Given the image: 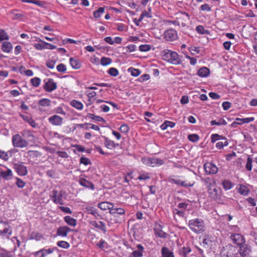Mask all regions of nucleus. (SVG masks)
<instances>
[{"instance_id": "nucleus-1", "label": "nucleus", "mask_w": 257, "mask_h": 257, "mask_svg": "<svg viewBox=\"0 0 257 257\" xmlns=\"http://www.w3.org/2000/svg\"><path fill=\"white\" fill-rule=\"evenodd\" d=\"M202 180L207 188L209 197L216 201L219 200L221 190L217 187L215 180L213 178L207 177L202 179Z\"/></svg>"}, {"instance_id": "nucleus-2", "label": "nucleus", "mask_w": 257, "mask_h": 257, "mask_svg": "<svg viewBox=\"0 0 257 257\" xmlns=\"http://www.w3.org/2000/svg\"><path fill=\"white\" fill-rule=\"evenodd\" d=\"M188 225L190 229L197 234H201L206 230L204 221L202 219L195 218L190 220Z\"/></svg>"}, {"instance_id": "nucleus-3", "label": "nucleus", "mask_w": 257, "mask_h": 257, "mask_svg": "<svg viewBox=\"0 0 257 257\" xmlns=\"http://www.w3.org/2000/svg\"><path fill=\"white\" fill-rule=\"evenodd\" d=\"M161 55L163 59L167 62L172 64H179L181 63L178 54L176 52L166 49L162 51Z\"/></svg>"}, {"instance_id": "nucleus-4", "label": "nucleus", "mask_w": 257, "mask_h": 257, "mask_svg": "<svg viewBox=\"0 0 257 257\" xmlns=\"http://www.w3.org/2000/svg\"><path fill=\"white\" fill-rule=\"evenodd\" d=\"M125 212V210L123 208L115 207L114 204L113 207L109 211V213L115 218V223H121L124 221Z\"/></svg>"}, {"instance_id": "nucleus-5", "label": "nucleus", "mask_w": 257, "mask_h": 257, "mask_svg": "<svg viewBox=\"0 0 257 257\" xmlns=\"http://www.w3.org/2000/svg\"><path fill=\"white\" fill-rule=\"evenodd\" d=\"M12 142L13 146L15 148H24L27 147L29 145L28 142L19 134L13 136Z\"/></svg>"}, {"instance_id": "nucleus-6", "label": "nucleus", "mask_w": 257, "mask_h": 257, "mask_svg": "<svg viewBox=\"0 0 257 257\" xmlns=\"http://www.w3.org/2000/svg\"><path fill=\"white\" fill-rule=\"evenodd\" d=\"M238 252L237 248L232 245L224 247L221 251L222 257H236Z\"/></svg>"}, {"instance_id": "nucleus-7", "label": "nucleus", "mask_w": 257, "mask_h": 257, "mask_svg": "<svg viewBox=\"0 0 257 257\" xmlns=\"http://www.w3.org/2000/svg\"><path fill=\"white\" fill-rule=\"evenodd\" d=\"M64 195V191L62 190L58 192L56 190H53L50 193V197L54 203L62 205L64 204L63 200Z\"/></svg>"}, {"instance_id": "nucleus-8", "label": "nucleus", "mask_w": 257, "mask_h": 257, "mask_svg": "<svg viewBox=\"0 0 257 257\" xmlns=\"http://www.w3.org/2000/svg\"><path fill=\"white\" fill-rule=\"evenodd\" d=\"M13 172L12 170L6 166L0 167V180L3 179L4 180L9 181L13 179Z\"/></svg>"}, {"instance_id": "nucleus-9", "label": "nucleus", "mask_w": 257, "mask_h": 257, "mask_svg": "<svg viewBox=\"0 0 257 257\" xmlns=\"http://www.w3.org/2000/svg\"><path fill=\"white\" fill-rule=\"evenodd\" d=\"M168 180L171 183L184 187H192L195 183V182L193 180L189 182L187 181H182L180 179V176H176L175 178L169 177Z\"/></svg>"}, {"instance_id": "nucleus-10", "label": "nucleus", "mask_w": 257, "mask_h": 257, "mask_svg": "<svg viewBox=\"0 0 257 257\" xmlns=\"http://www.w3.org/2000/svg\"><path fill=\"white\" fill-rule=\"evenodd\" d=\"M44 89L48 92H52L57 89V83L52 78L46 79L44 80Z\"/></svg>"}, {"instance_id": "nucleus-11", "label": "nucleus", "mask_w": 257, "mask_h": 257, "mask_svg": "<svg viewBox=\"0 0 257 257\" xmlns=\"http://www.w3.org/2000/svg\"><path fill=\"white\" fill-rule=\"evenodd\" d=\"M144 163L148 166L155 167L162 165L164 164V161L162 159L153 157L146 159Z\"/></svg>"}, {"instance_id": "nucleus-12", "label": "nucleus", "mask_w": 257, "mask_h": 257, "mask_svg": "<svg viewBox=\"0 0 257 257\" xmlns=\"http://www.w3.org/2000/svg\"><path fill=\"white\" fill-rule=\"evenodd\" d=\"M163 226L159 223L156 222L154 224V231L156 236L165 238L167 236V233L163 230Z\"/></svg>"}, {"instance_id": "nucleus-13", "label": "nucleus", "mask_w": 257, "mask_h": 257, "mask_svg": "<svg viewBox=\"0 0 257 257\" xmlns=\"http://www.w3.org/2000/svg\"><path fill=\"white\" fill-rule=\"evenodd\" d=\"M205 173L209 175L215 174L217 173L218 169L217 166L211 162L205 163L204 165Z\"/></svg>"}, {"instance_id": "nucleus-14", "label": "nucleus", "mask_w": 257, "mask_h": 257, "mask_svg": "<svg viewBox=\"0 0 257 257\" xmlns=\"http://www.w3.org/2000/svg\"><path fill=\"white\" fill-rule=\"evenodd\" d=\"M164 38L168 41H174L178 38L177 32L173 29L166 30L164 32Z\"/></svg>"}, {"instance_id": "nucleus-15", "label": "nucleus", "mask_w": 257, "mask_h": 257, "mask_svg": "<svg viewBox=\"0 0 257 257\" xmlns=\"http://www.w3.org/2000/svg\"><path fill=\"white\" fill-rule=\"evenodd\" d=\"M73 231V229L67 226H61L57 228L56 235L62 237H66L68 234Z\"/></svg>"}, {"instance_id": "nucleus-16", "label": "nucleus", "mask_w": 257, "mask_h": 257, "mask_svg": "<svg viewBox=\"0 0 257 257\" xmlns=\"http://www.w3.org/2000/svg\"><path fill=\"white\" fill-rule=\"evenodd\" d=\"M230 238L232 240L234 244H236L239 246H240L245 244L243 237L240 234H232L231 235Z\"/></svg>"}, {"instance_id": "nucleus-17", "label": "nucleus", "mask_w": 257, "mask_h": 257, "mask_svg": "<svg viewBox=\"0 0 257 257\" xmlns=\"http://www.w3.org/2000/svg\"><path fill=\"white\" fill-rule=\"evenodd\" d=\"M90 61L93 64H110L112 62V60L110 58L103 57L100 60L98 58L95 56H92L90 59Z\"/></svg>"}, {"instance_id": "nucleus-18", "label": "nucleus", "mask_w": 257, "mask_h": 257, "mask_svg": "<svg viewBox=\"0 0 257 257\" xmlns=\"http://www.w3.org/2000/svg\"><path fill=\"white\" fill-rule=\"evenodd\" d=\"M238 252L236 257H248L250 250L246 244L239 246L237 248Z\"/></svg>"}, {"instance_id": "nucleus-19", "label": "nucleus", "mask_w": 257, "mask_h": 257, "mask_svg": "<svg viewBox=\"0 0 257 257\" xmlns=\"http://www.w3.org/2000/svg\"><path fill=\"white\" fill-rule=\"evenodd\" d=\"M48 121L53 125L59 126L62 124L63 118L58 115L55 114L49 117Z\"/></svg>"}, {"instance_id": "nucleus-20", "label": "nucleus", "mask_w": 257, "mask_h": 257, "mask_svg": "<svg viewBox=\"0 0 257 257\" xmlns=\"http://www.w3.org/2000/svg\"><path fill=\"white\" fill-rule=\"evenodd\" d=\"M14 168L19 176H24L28 173L27 168L23 165L15 164Z\"/></svg>"}, {"instance_id": "nucleus-21", "label": "nucleus", "mask_w": 257, "mask_h": 257, "mask_svg": "<svg viewBox=\"0 0 257 257\" xmlns=\"http://www.w3.org/2000/svg\"><path fill=\"white\" fill-rule=\"evenodd\" d=\"M78 182L81 186L87 189H90L91 190H94L95 189L94 184L92 182L87 180L85 178H80L78 180Z\"/></svg>"}, {"instance_id": "nucleus-22", "label": "nucleus", "mask_w": 257, "mask_h": 257, "mask_svg": "<svg viewBox=\"0 0 257 257\" xmlns=\"http://www.w3.org/2000/svg\"><path fill=\"white\" fill-rule=\"evenodd\" d=\"M90 224L93 227H95L97 229H98L104 233H106V227L105 223L101 221H99V222H97L96 221H90Z\"/></svg>"}, {"instance_id": "nucleus-23", "label": "nucleus", "mask_w": 257, "mask_h": 257, "mask_svg": "<svg viewBox=\"0 0 257 257\" xmlns=\"http://www.w3.org/2000/svg\"><path fill=\"white\" fill-rule=\"evenodd\" d=\"M104 145L105 147L109 150H112L119 147V144L115 143L107 137H104Z\"/></svg>"}, {"instance_id": "nucleus-24", "label": "nucleus", "mask_w": 257, "mask_h": 257, "mask_svg": "<svg viewBox=\"0 0 257 257\" xmlns=\"http://www.w3.org/2000/svg\"><path fill=\"white\" fill-rule=\"evenodd\" d=\"M19 115L25 121L28 122L32 127L34 128H35L36 127V123L33 119L32 116L30 114L26 115L20 113Z\"/></svg>"}, {"instance_id": "nucleus-25", "label": "nucleus", "mask_w": 257, "mask_h": 257, "mask_svg": "<svg viewBox=\"0 0 257 257\" xmlns=\"http://www.w3.org/2000/svg\"><path fill=\"white\" fill-rule=\"evenodd\" d=\"M86 210L88 213L93 215L95 218L97 219L102 218V216L99 214L98 210L94 207L92 206L87 207Z\"/></svg>"}, {"instance_id": "nucleus-26", "label": "nucleus", "mask_w": 257, "mask_h": 257, "mask_svg": "<svg viewBox=\"0 0 257 257\" xmlns=\"http://www.w3.org/2000/svg\"><path fill=\"white\" fill-rule=\"evenodd\" d=\"M137 247V249L132 252V255L133 257H142L143 256L144 247L141 244H138Z\"/></svg>"}, {"instance_id": "nucleus-27", "label": "nucleus", "mask_w": 257, "mask_h": 257, "mask_svg": "<svg viewBox=\"0 0 257 257\" xmlns=\"http://www.w3.org/2000/svg\"><path fill=\"white\" fill-rule=\"evenodd\" d=\"M98 207L102 210H109V212L113 207V204L109 202H102L98 204Z\"/></svg>"}, {"instance_id": "nucleus-28", "label": "nucleus", "mask_w": 257, "mask_h": 257, "mask_svg": "<svg viewBox=\"0 0 257 257\" xmlns=\"http://www.w3.org/2000/svg\"><path fill=\"white\" fill-rule=\"evenodd\" d=\"M12 233V230L10 225L7 223L5 224V226L3 230L0 232V236H3L7 237L9 236Z\"/></svg>"}, {"instance_id": "nucleus-29", "label": "nucleus", "mask_w": 257, "mask_h": 257, "mask_svg": "<svg viewBox=\"0 0 257 257\" xmlns=\"http://www.w3.org/2000/svg\"><path fill=\"white\" fill-rule=\"evenodd\" d=\"M64 221L69 226L75 227L77 225V220L70 216H66L64 217Z\"/></svg>"}, {"instance_id": "nucleus-30", "label": "nucleus", "mask_w": 257, "mask_h": 257, "mask_svg": "<svg viewBox=\"0 0 257 257\" xmlns=\"http://www.w3.org/2000/svg\"><path fill=\"white\" fill-rule=\"evenodd\" d=\"M253 162L257 164V158H255L254 160H253L250 157L248 156L247 158V161L245 164V168L247 171H250L251 170Z\"/></svg>"}, {"instance_id": "nucleus-31", "label": "nucleus", "mask_w": 257, "mask_h": 257, "mask_svg": "<svg viewBox=\"0 0 257 257\" xmlns=\"http://www.w3.org/2000/svg\"><path fill=\"white\" fill-rule=\"evenodd\" d=\"M210 73V70L206 67H203L199 69L198 74L201 77H205L208 76Z\"/></svg>"}, {"instance_id": "nucleus-32", "label": "nucleus", "mask_w": 257, "mask_h": 257, "mask_svg": "<svg viewBox=\"0 0 257 257\" xmlns=\"http://www.w3.org/2000/svg\"><path fill=\"white\" fill-rule=\"evenodd\" d=\"M191 251V249L189 247L184 246L181 247L179 250V254L183 257H187L189 253Z\"/></svg>"}, {"instance_id": "nucleus-33", "label": "nucleus", "mask_w": 257, "mask_h": 257, "mask_svg": "<svg viewBox=\"0 0 257 257\" xmlns=\"http://www.w3.org/2000/svg\"><path fill=\"white\" fill-rule=\"evenodd\" d=\"M237 190L239 193L244 196H247L249 192V189L244 185H240Z\"/></svg>"}, {"instance_id": "nucleus-34", "label": "nucleus", "mask_w": 257, "mask_h": 257, "mask_svg": "<svg viewBox=\"0 0 257 257\" xmlns=\"http://www.w3.org/2000/svg\"><path fill=\"white\" fill-rule=\"evenodd\" d=\"M162 257H174L173 252L167 247H163L161 250Z\"/></svg>"}, {"instance_id": "nucleus-35", "label": "nucleus", "mask_w": 257, "mask_h": 257, "mask_svg": "<svg viewBox=\"0 0 257 257\" xmlns=\"http://www.w3.org/2000/svg\"><path fill=\"white\" fill-rule=\"evenodd\" d=\"M222 185L225 190L231 189L234 186L232 182L228 179L224 180L222 182Z\"/></svg>"}, {"instance_id": "nucleus-36", "label": "nucleus", "mask_w": 257, "mask_h": 257, "mask_svg": "<svg viewBox=\"0 0 257 257\" xmlns=\"http://www.w3.org/2000/svg\"><path fill=\"white\" fill-rule=\"evenodd\" d=\"M51 100L48 98H42L39 100L38 104L39 107H49L51 105Z\"/></svg>"}, {"instance_id": "nucleus-37", "label": "nucleus", "mask_w": 257, "mask_h": 257, "mask_svg": "<svg viewBox=\"0 0 257 257\" xmlns=\"http://www.w3.org/2000/svg\"><path fill=\"white\" fill-rule=\"evenodd\" d=\"M70 105L78 110H82L83 108V105L80 101L74 99L71 101Z\"/></svg>"}, {"instance_id": "nucleus-38", "label": "nucleus", "mask_w": 257, "mask_h": 257, "mask_svg": "<svg viewBox=\"0 0 257 257\" xmlns=\"http://www.w3.org/2000/svg\"><path fill=\"white\" fill-rule=\"evenodd\" d=\"M13 48L12 44L9 42H5L2 45V50L4 52L9 53Z\"/></svg>"}, {"instance_id": "nucleus-39", "label": "nucleus", "mask_w": 257, "mask_h": 257, "mask_svg": "<svg viewBox=\"0 0 257 257\" xmlns=\"http://www.w3.org/2000/svg\"><path fill=\"white\" fill-rule=\"evenodd\" d=\"M12 153V151L5 152L0 150V158L4 161H8L9 159V154Z\"/></svg>"}, {"instance_id": "nucleus-40", "label": "nucleus", "mask_w": 257, "mask_h": 257, "mask_svg": "<svg viewBox=\"0 0 257 257\" xmlns=\"http://www.w3.org/2000/svg\"><path fill=\"white\" fill-rule=\"evenodd\" d=\"M210 124L213 126L214 125H225L227 124V122L223 118H220L218 121L216 120H212L210 121Z\"/></svg>"}, {"instance_id": "nucleus-41", "label": "nucleus", "mask_w": 257, "mask_h": 257, "mask_svg": "<svg viewBox=\"0 0 257 257\" xmlns=\"http://www.w3.org/2000/svg\"><path fill=\"white\" fill-rule=\"evenodd\" d=\"M87 117H89V118H91V119H93L97 121H100V122H105V119L103 117H102L100 116L95 115L92 113H88L87 114Z\"/></svg>"}, {"instance_id": "nucleus-42", "label": "nucleus", "mask_w": 257, "mask_h": 257, "mask_svg": "<svg viewBox=\"0 0 257 257\" xmlns=\"http://www.w3.org/2000/svg\"><path fill=\"white\" fill-rule=\"evenodd\" d=\"M32 85L35 87H38L41 84V80L40 78L35 77L31 79Z\"/></svg>"}, {"instance_id": "nucleus-43", "label": "nucleus", "mask_w": 257, "mask_h": 257, "mask_svg": "<svg viewBox=\"0 0 257 257\" xmlns=\"http://www.w3.org/2000/svg\"><path fill=\"white\" fill-rule=\"evenodd\" d=\"M223 139L224 140V142H222V141L218 142L216 144V147L218 149H221L224 147L227 146L228 145V142L227 139L225 137H223Z\"/></svg>"}, {"instance_id": "nucleus-44", "label": "nucleus", "mask_w": 257, "mask_h": 257, "mask_svg": "<svg viewBox=\"0 0 257 257\" xmlns=\"http://www.w3.org/2000/svg\"><path fill=\"white\" fill-rule=\"evenodd\" d=\"M212 243V240L211 237L208 235H205V237L202 241L203 246L205 247H208Z\"/></svg>"}, {"instance_id": "nucleus-45", "label": "nucleus", "mask_w": 257, "mask_h": 257, "mask_svg": "<svg viewBox=\"0 0 257 257\" xmlns=\"http://www.w3.org/2000/svg\"><path fill=\"white\" fill-rule=\"evenodd\" d=\"M57 245L61 248L67 249L70 247L69 242L64 240H60L57 242Z\"/></svg>"}, {"instance_id": "nucleus-46", "label": "nucleus", "mask_w": 257, "mask_h": 257, "mask_svg": "<svg viewBox=\"0 0 257 257\" xmlns=\"http://www.w3.org/2000/svg\"><path fill=\"white\" fill-rule=\"evenodd\" d=\"M21 136L26 138H34V135L28 130H25L21 132Z\"/></svg>"}, {"instance_id": "nucleus-47", "label": "nucleus", "mask_w": 257, "mask_h": 257, "mask_svg": "<svg viewBox=\"0 0 257 257\" xmlns=\"http://www.w3.org/2000/svg\"><path fill=\"white\" fill-rule=\"evenodd\" d=\"M85 94L88 97V101L91 102L92 101V99H93L95 97V96L96 95V92L91 91L89 89H87L86 91Z\"/></svg>"}, {"instance_id": "nucleus-48", "label": "nucleus", "mask_w": 257, "mask_h": 257, "mask_svg": "<svg viewBox=\"0 0 257 257\" xmlns=\"http://www.w3.org/2000/svg\"><path fill=\"white\" fill-rule=\"evenodd\" d=\"M128 71L134 77H137L141 74V71L139 69H135L132 67L128 68Z\"/></svg>"}, {"instance_id": "nucleus-49", "label": "nucleus", "mask_w": 257, "mask_h": 257, "mask_svg": "<svg viewBox=\"0 0 257 257\" xmlns=\"http://www.w3.org/2000/svg\"><path fill=\"white\" fill-rule=\"evenodd\" d=\"M150 174L147 172H145L143 173H140V175L138 177V179L139 180H146L150 179Z\"/></svg>"}, {"instance_id": "nucleus-50", "label": "nucleus", "mask_w": 257, "mask_h": 257, "mask_svg": "<svg viewBox=\"0 0 257 257\" xmlns=\"http://www.w3.org/2000/svg\"><path fill=\"white\" fill-rule=\"evenodd\" d=\"M16 184L18 188L22 189L25 186L26 183L20 178L16 177Z\"/></svg>"}, {"instance_id": "nucleus-51", "label": "nucleus", "mask_w": 257, "mask_h": 257, "mask_svg": "<svg viewBox=\"0 0 257 257\" xmlns=\"http://www.w3.org/2000/svg\"><path fill=\"white\" fill-rule=\"evenodd\" d=\"M104 12V8L103 7H100L97 11L93 12V16L95 18H98L100 17L101 15Z\"/></svg>"}, {"instance_id": "nucleus-52", "label": "nucleus", "mask_w": 257, "mask_h": 257, "mask_svg": "<svg viewBox=\"0 0 257 257\" xmlns=\"http://www.w3.org/2000/svg\"><path fill=\"white\" fill-rule=\"evenodd\" d=\"M188 140L192 142H197L199 140V136L197 134H191L188 136Z\"/></svg>"}, {"instance_id": "nucleus-53", "label": "nucleus", "mask_w": 257, "mask_h": 257, "mask_svg": "<svg viewBox=\"0 0 257 257\" xmlns=\"http://www.w3.org/2000/svg\"><path fill=\"white\" fill-rule=\"evenodd\" d=\"M28 154L29 157L33 158H37L41 156L40 153L38 151H29Z\"/></svg>"}, {"instance_id": "nucleus-54", "label": "nucleus", "mask_w": 257, "mask_h": 257, "mask_svg": "<svg viewBox=\"0 0 257 257\" xmlns=\"http://www.w3.org/2000/svg\"><path fill=\"white\" fill-rule=\"evenodd\" d=\"M150 79V76L148 74H144L141 75L137 80L139 82L141 83H143L144 82L147 81Z\"/></svg>"}, {"instance_id": "nucleus-55", "label": "nucleus", "mask_w": 257, "mask_h": 257, "mask_svg": "<svg viewBox=\"0 0 257 257\" xmlns=\"http://www.w3.org/2000/svg\"><path fill=\"white\" fill-rule=\"evenodd\" d=\"M22 1L24 3L34 4L40 7L43 6V2L38 0H23Z\"/></svg>"}, {"instance_id": "nucleus-56", "label": "nucleus", "mask_w": 257, "mask_h": 257, "mask_svg": "<svg viewBox=\"0 0 257 257\" xmlns=\"http://www.w3.org/2000/svg\"><path fill=\"white\" fill-rule=\"evenodd\" d=\"M223 138V137L222 136H220L216 134H212L211 136V143H214L216 141H217L219 140H220V139H222Z\"/></svg>"}, {"instance_id": "nucleus-57", "label": "nucleus", "mask_w": 257, "mask_h": 257, "mask_svg": "<svg viewBox=\"0 0 257 257\" xmlns=\"http://www.w3.org/2000/svg\"><path fill=\"white\" fill-rule=\"evenodd\" d=\"M42 252L43 255V257H45L47 255L51 254L53 253L54 251V248H48V249H45V248H42Z\"/></svg>"}, {"instance_id": "nucleus-58", "label": "nucleus", "mask_w": 257, "mask_h": 257, "mask_svg": "<svg viewBox=\"0 0 257 257\" xmlns=\"http://www.w3.org/2000/svg\"><path fill=\"white\" fill-rule=\"evenodd\" d=\"M108 73L111 76L115 77V76L118 75V71L117 70V69H116L115 68H113V67H112V68H110L108 70Z\"/></svg>"}, {"instance_id": "nucleus-59", "label": "nucleus", "mask_w": 257, "mask_h": 257, "mask_svg": "<svg viewBox=\"0 0 257 257\" xmlns=\"http://www.w3.org/2000/svg\"><path fill=\"white\" fill-rule=\"evenodd\" d=\"M151 46L150 45H141L139 47V50L142 52H147L150 50Z\"/></svg>"}, {"instance_id": "nucleus-60", "label": "nucleus", "mask_w": 257, "mask_h": 257, "mask_svg": "<svg viewBox=\"0 0 257 257\" xmlns=\"http://www.w3.org/2000/svg\"><path fill=\"white\" fill-rule=\"evenodd\" d=\"M196 30L197 32L200 34H207V30H205L203 26L199 25L196 27Z\"/></svg>"}, {"instance_id": "nucleus-61", "label": "nucleus", "mask_w": 257, "mask_h": 257, "mask_svg": "<svg viewBox=\"0 0 257 257\" xmlns=\"http://www.w3.org/2000/svg\"><path fill=\"white\" fill-rule=\"evenodd\" d=\"M8 39L9 36L7 35V34L4 30L0 29V41Z\"/></svg>"}, {"instance_id": "nucleus-62", "label": "nucleus", "mask_w": 257, "mask_h": 257, "mask_svg": "<svg viewBox=\"0 0 257 257\" xmlns=\"http://www.w3.org/2000/svg\"><path fill=\"white\" fill-rule=\"evenodd\" d=\"M41 43H37L35 45V47L38 50H42L46 49V42L41 41Z\"/></svg>"}, {"instance_id": "nucleus-63", "label": "nucleus", "mask_w": 257, "mask_h": 257, "mask_svg": "<svg viewBox=\"0 0 257 257\" xmlns=\"http://www.w3.org/2000/svg\"><path fill=\"white\" fill-rule=\"evenodd\" d=\"M59 208L60 209L61 211L65 213L70 214H71L72 213V211L69 207L60 206H59Z\"/></svg>"}, {"instance_id": "nucleus-64", "label": "nucleus", "mask_w": 257, "mask_h": 257, "mask_svg": "<svg viewBox=\"0 0 257 257\" xmlns=\"http://www.w3.org/2000/svg\"><path fill=\"white\" fill-rule=\"evenodd\" d=\"M80 163L81 164H84L85 166L91 164L90 160L88 158L85 157H81L80 159Z\"/></svg>"}]
</instances>
